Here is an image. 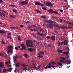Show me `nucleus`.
I'll return each instance as SVG.
<instances>
[{"label":"nucleus","instance_id":"nucleus-1","mask_svg":"<svg viewBox=\"0 0 73 73\" xmlns=\"http://www.w3.org/2000/svg\"><path fill=\"white\" fill-rule=\"evenodd\" d=\"M34 44L31 40H26V46L27 47H33Z\"/></svg>","mask_w":73,"mask_h":73},{"label":"nucleus","instance_id":"nucleus-2","mask_svg":"<svg viewBox=\"0 0 73 73\" xmlns=\"http://www.w3.org/2000/svg\"><path fill=\"white\" fill-rule=\"evenodd\" d=\"M7 50H8V53L9 52L13 53V46L11 45H9V47H7Z\"/></svg>","mask_w":73,"mask_h":73},{"label":"nucleus","instance_id":"nucleus-3","mask_svg":"<svg viewBox=\"0 0 73 73\" xmlns=\"http://www.w3.org/2000/svg\"><path fill=\"white\" fill-rule=\"evenodd\" d=\"M43 3L44 4V5H46V6L48 7L50 6V7H52L53 6V4H51V3L49 2H46V3H45V1H44Z\"/></svg>","mask_w":73,"mask_h":73},{"label":"nucleus","instance_id":"nucleus-4","mask_svg":"<svg viewBox=\"0 0 73 73\" xmlns=\"http://www.w3.org/2000/svg\"><path fill=\"white\" fill-rule=\"evenodd\" d=\"M28 3V2L25 1H23L20 3V4L21 5H27Z\"/></svg>","mask_w":73,"mask_h":73},{"label":"nucleus","instance_id":"nucleus-5","mask_svg":"<svg viewBox=\"0 0 73 73\" xmlns=\"http://www.w3.org/2000/svg\"><path fill=\"white\" fill-rule=\"evenodd\" d=\"M46 25L48 28L52 29L53 28V24H47Z\"/></svg>","mask_w":73,"mask_h":73},{"label":"nucleus","instance_id":"nucleus-6","mask_svg":"<svg viewBox=\"0 0 73 73\" xmlns=\"http://www.w3.org/2000/svg\"><path fill=\"white\" fill-rule=\"evenodd\" d=\"M21 47L22 48H21V51H23V50H25V46L24 44H23V43L21 44Z\"/></svg>","mask_w":73,"mask_h":73},{"label":"nucleus","instance_id":"nucleus-7","mask_svg":"<svg viewBox=\"0 0 73 73\" xmlns=\"http://www.w3.org/2000/svg\"><path fill=\"white\" fill-rule=\"evenodd\" d=\"M68 40H64V41H63V42H60V43L64 44V45L66 46L67 45V44H68Z\"/></svg>","mask_w":73,"mask_h":73},{"label":"nucleus","instance_id":"nucleus-8","mask_svg":"<svg viewBox=\"0 0 73 73\" xmlns=\"http://www.w3.org/2000/svg\"><path fill=\"white\" fill-rule=\"evenodd\" d=\"M51 40H52L54 41H55V40L56 39V37L55 36H51V37H50L49 39Z\"/></svg>","mask_w":73,"mask_h":73},{"label":"nucleus","instance_id":"nucleus-9","mask_svg":"<svg viewBox=\"0 0 73 73\" xmlns=\"http://www.w3.org/2000/svg\"><path fill=\"white\" fill-rule=\"evenodd\" d=\"M47 11L48 12V13L50 14L52 13L53 12H56L55 11H53L52 9H51L48 10H47Z\"/></svg>","mask_w":73,"mask_h":73},{"label":"nucleus","instance_id":"nucleus-10","mask_svg":"<svg viewBox=\"0 0 73 73\" xmlns=\"http://www.w3.org/2000/svg\"><path fill=\"white\" fill-rule=\"evenodd\" d=\"M40 55H44V52L43 51H41L40 52L38 53V54H37L38 56Z\"/></svg>","mask_w":73,"mask_h":73},{"label":"nucleus","instance_id":"nucleus-11","mask_svg":"<svg viewBox=\"0 0 73 73\" xmlns=\"http://www.w3.org/2000/svg\"><path fill=\"white\" fill-rule=\"evenodd\" d=\"M36 34L38 35H39L41 36L42 37H44V36H45L44 35V34L43 33H40L39 32H37V33H36Z\"/></svg>","mask_w":73,"mask_h":73},{"label":"nucleus","instance_id":"nucleus-12","mask_svg":"<svg viewBox=\"0 0 73 73\" xmlns=\"http://www.w3.org/2000/svg\"><path fill=\"white\" fill-rule=\"evenodd\" d=\"M60 29H64L65 28H66V27L65 26H64L63 25H60Z\"/></svg>","mask_w":73,"mask_h":73},{"label":"nucleus","instance_id":"nucleus-13","mask_svg":"<svg viewBox=\"0 0 73 73\" xmlns=\"http://www.w3.org/2000/svg\"><path fill=\"white\" fill-rule=\"evenodd\" d=\"M35 5H39L43 4L37 1V2H35Z\"/></svg>","mask_w":73,"mask_h":73},{"label":"nucleus","instance_id":"nucleus-14","mask_svg":"<svg viewBox=\"0 0 73 73\" xmlns=\"http://www.w3.org/2000/svg\"><path fill=\"white\" fill-rule=\"evenodd\" d=\"M12 69H13L12 68L10 67L9 69H6V72L9 71V72H11V70H12Z\"/></svg>","mask_w":73,"mask_h":73},{"label":"nucleus","instance_id":"nucleus-15","mask_svg":"<svg viewBox=\"0 0 73 73\" xmlns=\"http://www.w3.org/2000/svg\"><path fill=\"white\" fill-rule=\"evenodd\" d=\"M27 50H28V51H30V52H32L33 51V49L31 48H27Z\"/></svg>","mask_w":73,"mask_h":73},{"label":"nucleus","instance_id":"nucleus-16","mask_svg":"<svg viewBox=\"0 0 73 73\" xmlns=\"http://www.w3.org/2000/svg\"><path fill=\"white\" fill-rule=\"evenodd\" d=\"M12 12L13 13H17L18 12V11H17V10L14 9L12 10Z\"/></svg>","mask_w":73,"mask_h":73},{"label":"nucleus","instance_id":"nucleus-17","mask_svg":"<svg viewBox=\"0 0 73 73\" xmlns=\"http://www.w3.org/2000/svg\"><path fill=\"white\" fill-rule=\"evenodd\" d=\"M6 33V31L0 30V33Z\"/></svg>","mask_w":73,"mask_h":73},{"label":"nucleus","instance_id":"nucleus-18","mask_svg":"<svg viewBox=\"0 0 73 73\" xmlns=\"http://www.w3.org/2000/svg\"><path fill=\"white\" fill-rule=\"evenodd\" d=\"M20 64L19 63H17L16 64H15V67H19Z\"/></svg>","mask_w":73,"mask_h":73},{"label":"nucleus","instance_id":"nucleus-19","mask_svg":"<svg viewBox=\"0 0 73 73\" xmlns=\"http://www.w3.org/2000/svg\"><path fill=\"white\" fill-rule=\"evenodd\" d=\"M56 64V65L57 66L58 65L60 66H61L62 65V63H58L57 64Z\"/></svg>","mask_w":73,"mask_h":73},{"label":"nucleus","instance_id":"nucleus-20","mask_svg":"<svg viewBox=\"0 0 73 73\" xmlns=\"http://www.w3.org/2000/svg\"><path fill=\"white\" fill-rule=\"evenodd\" d=\"M0 56L2 57L3 58L5 57V56H4V54H3L2 53H0Z\"/></svg>","mask_w":73,"mask_h":73},{"label":"nucleus","instance_id":"nucleus-21","mask_svg":"<svg viewBox=\"0 0 73 73\" xmlns=\"http://www.w3.org/2000/svg\"><path fill=\"white\" fill-rule=\"evenodd\" d=\"M9 7H11L12 8L15 7V5H9Z\"/></svg>","mask_w":73,"mask_h":73},{"label":"nucleus","instance_id":"nucleus-22","mask_svg":"<svg viewBox=\"0 0 73 73\" xmlns=\"http://www.w3.org/2000/svg\"><path fill=\"white\" fill-rule=\"evenodd\" d=\"M38 29H39V30H40V31L43 32H44V30L42 28L38 27Z\"/></svg>","mask_w":73,"mask_h":73},{"label":"nucleus","instance_id":"nucleus-23","mask_svg":"<svg viewBox=\"0 0 73 73\" xmlns=\"http://www.w3.org/2000/svg\"><path fill=\"white\" fill-rule=\"evenodd\" d=\"M57 52H58V53H62V52H63V51L62 50H58V51H57Z\"/></svg>","mask_w":73,"mask_h":73},{"label":"nucleus","instance_id":"nucleus-24","mask_svg":"<svg viewBox=\"0 0 73 73\" xmlns=\"http://www.w3.org/2000/svg\"><path fill=\"white\" fill-rule=\"evenodd\" d=\"M54 22H53V21H49L48 22H46V23H48L53 24V23Z\"/></svg>","mask_w":73,"mask_h":73},{"label":"nucleus","instance_id":"nucleus-25","mask_svg":"<svg viewBox=\"0 0 73 73\" xmlns=\"http://www.w3.org/2000/svg\"><path fill=\"white\" fill-rule=\"evenodd\" d=\"M27 69V67H25L23 68V70L26 71Z\"/></svg>","mask_w":73,"mask_h":73},{"label":"nucleus","instance_id":"nucleus-26","mask_svg":"<svg viewBox=\"0 0 73 73\" xmlns=\"http://www.w3.org/2000/svg\"><path fill=\"white\" fill-rule=\"evenodd\" d=\"M60 59H61V60H65V58L63 57H60Z\"/></svg>","mask_w":73,"mask_h":73},{"label":"nucleus","instance_id":"nucleus-27","mask_svg":"<svg viewBox=\"0 0 73 73\" xmlns=\"http://www.w3.org/2000/svg\"><path fill=\"white\" fill-rule=\"evenodd\" d=\"M41 18H42V19H45L46 18V17L45 16H41Z\"/></svg>","mask_w":73,"mask_h":73},{"label":"nucleus","instance_id":"nucleus-28","mask_svg":"<svg viewBox=\"0 0 73 73\" xmlns=\"http://www.w3.org/2000/svg\"><path fill=\"white\" fill-rule=\"evenodd\" d=\"M3 63L1 62H0V67H3Z\"/></svg>","mask_w":73,"mask_h":73},{"label":"nucleus","instance_id":"nucleus-29","mask_svg":"<svg viewBox=\"0 0 73 73\" xmlns=\"http://www.w3.org/2000/svg\"><path fill=\"white\" fill-rule=\"evenodd\" d=\"M10 17L11 18H15V15H11L10 16Z\"/></svg>","mask_w":73,"mask_h":73},{"label":"nucleus","instance_id":"nucleus-30","mask_svg":"<svg viewBox=\"0 0 73 73\" xmlns=\"http://www.w3.org/2000/svg\"><path fill=\"white\" fill-rule=\"evenodd\" d=\"M35 11L36 12V13H40V12H41L40 11L37 9L35 10Z\"/></svg>","mask_w":73,"mask_h":73},{"label":"nucleus","instance_id":"nucleus-31","mask_svg":"<svg viewBox=\"0 0 73 73\" xmlns=\"http://www.w3.org/2000/svg\"><path fill=\"white\" fill-rule=\"evenodd\" d=\"M18 57V56H15V57L14 58V59L13 60V62H15V60L17 59V58Z\"/></svg>","mask_w":73,"mask_h":73},{"label":"nucleus","instance_id":"nucleus-32","mask_svg":"<svg viewBox=\"0 0 73 73\" xmlns=\"http://www.w3.org/2000/svg\"><path fill=\"white\" fill-rule=\"evenodd\" d=\"M66 62H68V64H70V63L71 62L70 60H67V61H66Z\"/></svg>","mask_w":73,"mask_h":73},{"label":"nucleus","instance_id":"nucleus-33","mask_svg":"<svg viewBox=\"0 0 73 73\" xmlns=\"http://www.w3.org/2000/svg\"><path fill=\"white\" fill-rule=\"evenodd\" d=\"M63 54H64L66 55L68 54V52H63Z\"/></svg>","mask_w":73,"mask_h":73},{"label":"nucleus","instance_id":"nucleus-34","mask_svg":"<svg viewBox=\"0 0 73 73\" xmlns=\"http://www.w3.org/2000/svg\"><path fill=\"white\" fill-rule=\"evenodd\" d=\"M43 57V56H42V55H38V58H42Z\"/></svg>","mask_w":73,"mask_h":73},{"label":"nucleus","instance_id":"nucleus-35","mask_svg":"<svg viewBox=\"0 0 73 73\" xmlns=\"http://www.w3.org/2000/svg\"><path fill=\"white\" fill-rule=\"evenodd\" d=\"M34 42H36V44H39V43H40V42H36V40H35V41H34Z\"/></svg>","mask_w":73,"mask_h":73},{"label":"nucleus","instance_id":"nucleus-36","mask_svg":"<svg viewBox=\"0 0 73 73\" xmlns=\"http://www.w3.org/2000/svg\"><path fill=\"white\" fill-rule=\"evenodd\" d=\"M15 30H18V27L17 26L16 27H14Z\"/></svg>","mask_w":73,"mask_h":73},{"label":"nucleus","instance_id":"nucleus-37","mask_svg":"<svg viewBox=\"0 0 73 73\" xmlns=\"http://www.w3.org/2000/svg\"><path fill=\"white\" fill-rule=\"evenodd\" d=\"M35 5L37 6L40 5V6L42 7L44 6V4H42L40 5Z\"/></svg>","mask_w":73,"mask_h":73},{"label":"nucleus","instance_id":"nucleus-38","mask_svg":"<svg viewBox=\"0 0 73 73\" xmlns=\"http://www.w3.org/2000/svg\"><path fill=\"white\" fill-rule=\"evenodd\" d=\"M56 27L58 28V29L59 30L60 29V27L58 25H56Z\"/></svg>","mask_w":73,"mask_h":73},{"label":"nucleus","instance_id":"nucleus-39","mask_svg":"<svg viewBox=\"0 0 73 73\" xmlns=\"http://www.w3.org/2000/svg\"><path fill=\"white\" fill-rule=\"evenodd\" d=\"M1 44H5L4 42L3 41V40H1Z\"/></svg>","mask_w":73,"mask_h":73},{"label":"nucleus","instance_id":"nucleus-40","mask_svg":"<svg viewBox=\"0 0 73 73\" xmlns=\"http://www.w3.org/2000/svg\"><path fill=\"white\" fill-rule=\"evenodd\" d=\"M53 13H55V14H56L57 15H58L59 14V13H58V12H54Z\"/></svg>","mask_w":73,"mask_h":73},{"label":"nucleus","instance_id":"nucleus-41","mask_svg":"<svg viewBox=\"0 0 73 73\" xmlns=\"http://www.w3.org/2000/svg\"><path fill=\"white\" fill-rule=\"evenodd\" d=\"M42 9H43L44 10H46V8L45 7H42Z\"/></svg>","mask_w":73,"mask_h":73},{"label":"nucleus","instance_id":"nucleus-42","mask_svg":"<svg viewBox=\"0 0 73 73\" xmlns=\"http://www.w3.org/2000/svg\"><path fill=\"white\" fill-rule=\"evenodd\" d=\"M50 38H51V37H50V36H46V39H49Z\"/></svg>","mask_w":73,"mask_h":73},{"label":"nucleus","instance_id":"nucleus-43","mask_svg":"<svg viewBox=\"0 0 73 73\" xmlns=\"http://www.w3.org/2000/svg\"><path fill=\"white\" fill-rule=\"evenodd\" d=\"M51 65V62H49V64H48V66H50Z\"/></svg>","mask_w":73,"mask_h":73},{"label":"nucleus","instance_id":"nucleus-44","mask_svg":"<svg viewBox=\"0 0 73 73\" xmlns=\"http://www.w3.org/2000/svg\"><path fill=\"white\" fill-rule=\"evenodd\" d=\"M52 21L50 20H45V22H48V21Z\"/></svg>","mask_w":73,"mask_h":73},{"label":"nucleus","instance_id":"nucleus-45","mask_svg":"<svg viewBox=\"0 0 73 73\" xmlns=\"http://www.w3.org/2000/svg\"><path fill=\"white\" fill-rule=\"evenodd\" d=\"M63 44H61V43H60V42L57 43L56 44L58 45H61Z\"/></svg>","mask_w":73,"mask_h":73},{"label":"nucleus","instance_id":"nucleus-46","mask_svg":"<svg viewBox=\"0 0 73 73\" xmlns=\"http://www.w3.org/2000/svg\"><path fill=\"white\" fill-rule=\"evenodd\" d=\"M52 67H53L51 66H48V65L47 66V68H51Z\"/></svg>","mask_w":73,"mask_h":73},{"label":"nucleus","instance_id":"nucleus-47","mask_svg":"<svg viewBox=\"0 0 73 73\" xmlns=\"http://www.w3.org/2000/svg\"><path fill=\"white\" fill-rule=\"evenodd\" d=\"M24 56H25V58H27V54H24Z\"/></svg>","mask_w":73,"mask_h":73},{"label":"nucleus","instance_id":"nucleus-48","mask_svg":"<svg viewBox=\"0 0 73 73\" xmlns=\"http://www.w3.org/2000/svg\"><path fill=\"white\" fill-rule=\"evenodd\" d=\"M1 3H3V1L2 0H0V4H1Z\"/></svg>","mask_w":73,"mask_h":73},{"label":"nucleus","instance_id":"nucleus-49","mask_svg":"<svg viewBox=\"0 0 73 73\" xmlns=\"http://www.w3.org/2000/svg\"><path fill=\"white\" fill-rule=\"evenodd\" d=\"M22 66L25 67L26 66H27V65H26L24 64H23V65H22Z\"/></svg>","mask_w":73,"mask_h":73},{"label":"nucleus","instance_id":"nucleus-50","mask_svg":"<svg viewBox=\"0 0 73 73\" xmlns=\"http://www.w3.org/2000/svg\"><path fill=\"white\" fill-rule=\"evenodd\" d=\"M1 15L5 17V16H6V15L4 14H3V13H2V14H1Z\"/></svg>","mask_w":73,"mask_h":73},{"label":"nucleus","instance_id":"nucleus-51","mask_svg":"<svg viewBox=\"0 0 73 73\" xmlns=\"http://www.w3.org/2000/svg\"><path fill=\"white\" fill-rule=\"evenodd\" d=\"M63 20H62L61 19H60V20H59V22H60L61 23L62 22H63Z\"/></svg>","mask_w":73,"mask_h":73},{"label":"nucleus","instance_id":"nucleus-52","mask_svg":"<svg viewBox=\"0 0 73 73\" xmlns=\"http://www.w3.org/2000/svg\"><path fill=\"white\" fill-rule=\"evenodd\" d=\"M6 69H3V72H6Z\"/></svg>","mask_w":73,"mask_h":73},{"label":"nucleus","instance_id":"nucleus-53","mask_svg":"<svg viewBox=\"0 0 73 73\" xmlns=\"http://www.w3.org/2000/svg\"><path fill=\"white\" fill-rule=\"evenodd\" d=\"M11 29H12L15 30V27H11Z\"/></svg>","mask_w":73,"mask_h":73},{"label":"nucleus","instance_id":"nucleus-54","mask_svg":"<svg viewBox=\"0 0 73 73\" xmlns=\"http://www.w3.org/2000/svg\"><path fill=\"white\" fill-rule=\"evenodd\" d=\"M20 27H21L23 28L24 27V26L21 25H20Z\"/></svg>","mask_w":73,"mask_h":73},{"label":"nucleus","instance_id":"nucleus-55","mask_svg":"<svg viewBox=\"0 0 73 73\" xmlns=\"http://www.w3.org/2000/svg\"><path fill=\"white\" fill-rule=\"evenodd\" d=\"M60 62H64V61H63V60H60Z\"/></svg>","mask_w":73,"mask_h":73},{"label":"nucleus","instance_id":"nucleus-56","mask_svg":"<svg viewBox=\"0 0 73 73\" xmlns=\"http://www.w3.org/2000/svg\"><path fill=\"white\" fill-rule=\"evenodd\" d=\"M68 24H69V25H72V24L71 23H70V22H68Z\"/></svg>","mask_w":73,"mask_h":73},{"label":"nucleus","instance_id":"nucleus-57","mask_svg":"<svg viewBox=\"0 0 73 73\" xmlns=\"http://www.w3.org/2000/svg\"><path fill=\"white\" fill-rule=\"evenodd\" d=\"M52 18L53 19H55V18H56L55 16H53L52 17Z\"/></svg>","mask_w":73,"mask_h":73},{"label":"nucleus","instance_id":"nucleus-58","mask_svg":"<svg viewBox=\"0 0 73 73\" xmlns=\"http://www.w3.org/2000/svg\"><path fill=\"white\" fill-rule=\"evenodd\" d=\"M11 34L10 33H8V35H9V36H10Z\"/></svg>","mask_w":73,"mask_h":73},{"label":"nucleus","instance_id":"nucleus-59","mask_svg":"<svg viewBox=\"0 0 73 73\" xmlns=\"http://www.w3.org/2000/svg\"><path fill=\"white\" fill-rule=\"evenodd\" d=\"M27 28H28L29 29H31L32 28V27L30 26H28V27H27Z\"/></svg>","mask_w":73,"mask_h":73},{"label":"nucleus","instance_id":"nucleus-60","mask_svg":"<svg viewBox=\"0 0 73 73\" xmlns=\"http://www.w3.org/2000/svg\"><path fill=\"white\" fill-rule=\"evenodd\" d=\"M20 36H18V40H20Z\"/></svg>","mask_w":73,"mask_h":73},{"label":"nucleus","instance_id":"nucleus-61","mask_svg":"<svg viewBox=\"0 0 73 73\" xmlns=\"http://www.w3.org/2000/svg\"><path fill=\"white\" fill-rule=\"evenodd\" d=\"M15 50H18V48L17 47H15Z\"/></svg>","mask_w":73,"mask_h":73},{"label":"nucleus","instance_id":"nucleus-62","mask_svg":"<svg viewBox=\"0 0 73 73\" xmlns=\"http://www.w3.org/2000/svg\"><path fill=\"white\" fill-rule=\"evenodd\" d=\"M8 62H5L4 63L5 64H9V63H8Z\"/></svg>","mask_w":73,"mask_h":73},{"label":"nucleus","instance_id":"nucleus-63","mask_svg":"<svg viewBox=\"0 0 73 73\" xmlns=\"http://www.w3.org/2000/svg\"><path fill=\"white\" fill-rule=\"evenodd\" d=\"M51 64H56V62H51Z\"/></svg>","mask_w":73,"mask_h":73},{"label":"nucleus","instance_id":"nucleus-64","mask_svg":"<svg viewBox=\"0 0 73 73\" xmlns=\"http://www.w3.org/2000/svg\"><path fill=\"white\" fill-rule=\"evenodd\" d=\"M60 12H63V11H64L63 10H60Z\"/></svg>","mask_w":73,"mask_h":73}]
</instances>
